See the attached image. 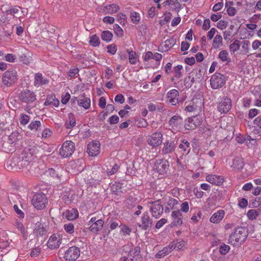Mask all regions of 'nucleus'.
I'll list each match as a JSON object with an SVG mask.
<instances>
[{"mask_svg": "<svg viewBox=\"0 0 261 261\" xmlns=\"http://www.w3.org/2000/svg\"><path fill=\"white\" fill-rule=\"evenodd\" d=\"M248 236L247 229L245 227H238L232 233L228 239V243L233 246L245 242Z\"/></svg>", "mask_w": 261, "mask_h": 261, "instance_id": "obj_1", "label": "nucleus"}, {"mask_svg": "<svg viewBox=\"0 0 261 261\" xmlns=\"http://www.w3.org/2000/svg\"><path fill=\"white\" fill-rule=\"evenodd\" d=\"M147 204L148 205L150 204L149 210L152 216L155 219L160 217L164 210L163 205L161 204V200L159 199L156 201L149 200L148 201Z\"/></svg>", "mask_w": 261, "mask_h": 261, "instance_id": "obj_2", "label": "nucleus"}, {"mask_svg": "<svg viewBox=\"0 0 261 261\" xmlns=\"http://www.w3.org/2000/svg\"><path fill=\"white\" fill-rule=\"evenodd\" d=\"M17 80V72L11 69L5 71L2 77V83L6 87H10Z\"/></svg>", "mask_w": 261, "mask_h": 261, "instance_id": "obj_3", "label": "nucleus"}, {"mask_svg": "<svg viewBox=\"0 0 261 261\" xmlns=\"http://www.w3.org/2000/svg\"><path fill=\"white\" fill-rule=\"evenodd\" d=\"M47 203V197L43 193H36L32 199V203L37 210L44 208Z\"/></svg>", "mask_w": 261, "mask_h": 261, "instance_id": "obj_4", "label": "nucleus"}, {"mask_svg": "<svg viewBox=\"0 0 261 261\" xmlns=\"http://www.w3.org/2000/svg\"><path fill=\"white\" fill-rule=\"evenodd\" d=\"M225 81V78L223 74L216 72L211 77L210 85L212 89H218L224 86Z\"/></svg>", "mask_w": 261, "mask_h": 261, "instance_id": "obj_5", "label": "nucleus"}, {"mask_svg": "<svg viewBox=\"0 0 261 261\" xmlns=\"http://www.w3.org/2000/svg\"><path fill=\"white\" fill-rule=\"evenodd\" d=\"M18 98L21 102L29 104L36 100V95L33 91L25 89L19 93Z\"/></svg>", "mask_w": 261, "mask_h": 261, "instance_id": "obj_6", "label": "nucleus"}, {"mask_svg": "<svg viewBox=\"0 0 261 261\" xmlns=\"http://www.w3.org/2000/svg\"><path fill=\"white\" fill-rule=\"evenodd\" d=\"M75 150L74 143L71 141H66L60 149V154L64 158L70 156Z\"/></svg>", "mask_w": 261, "mask_h": 261, "instance_id": "obj_7", "label": "nucleus"}, {"mask_svg": "<svg viewBox=\"0 0 261 261\" xmlns=\"http://www.w3.org/2000/svg\"><path fill=\"white\" fill-rule=\"evenodd\" d=\"M81 251L79 247L71 246L65 252L64 258L67 261H75L79 257Z\"/></svg>", "mask_w": 261, "mask_h": 261, "instance_id": "obj_8", "label": "nucleus"}, {"mask_svg": "<svg viewBox=\"0 0 261 261\" xmlns=\"http://www.w3.org/2000/svg\"><path fill=\"white\" fill-rule=\"evenodd\" d=\"M163 134L160 132L153 133L148 137L147 142L152 147L160 146L163 142Z\"/></svg>", "mask_w": 261, "mask_h": 261, "instance_id": "obj_9", "label": "nucleus"}, {"mask_svg": "<svg viewBox=\"0 0 261 261\" xmlns=\"http://www.w3.org/2000/svg\"><path fill=\"white\" fill-rule=\"evenodd\" d=\"M62 242V236L59 233L53 234L49 238L47 242V247L50 249L58 248Z\"/></svg>", "mask_w": 261, "mask_h": 261, "instance_id": "obj_10", "label": "nucleus"}, {"mask_svg": "<svg viewBox=\"0 0 261 261\" xmlns=\"http://www.w3.org/2000/svg\"><path fill=\"white\" fill-rule=\"evenodd\" d=\"M169 163L164 159L157 160L154 165V170L160 174L166 173L169 169Z\"/></svg>", "mask_w": 261, "mask_h": 261, "instance_id": "obj_11", "label": "nucleus"}, {"mask_svg": "<svg viewBox=\"0 0 261 261\" xmlns=\"http://www.w3.org/2000/svg\"><path fill=\"white\" fill-rule=\"evenodd\" d=\"M231 106V100L227 97H224L218 105L217 109L221 114H225L229 111Z\"/></svg>", "mask_w": 261, "mask_h": 261, "instance_id": "obj_12", "label": "nucleus"}, {"mask_svg": "<svg viewBox=\"0 0 261 261\" xmlns=\"http://www.w3.org/2000/svg\"><path fill=\"white\" fill-rule=\"evenodd\" d=\"M201 122L200 117L196 115L188 118L186 121L185 127L187 129H194L200 126Z\"/></svg>", "mask_w": 261, "mask_h": 261, "instance_id": "obj_13", "label": "nucleus"}, {"mask_svg": "<svg viewBox=\"0 0 261 261\" xmlns=\"http://www.w3.org/2000/svg\"><path fill=\"white\" fill-rule=\"evenodd\" d=\"M153 223L152 220L150 218L148 212H144L142 217L141 223L139 224V227H141L144 230H148L151 227Z\"/></svg>", "mask_w": 261, "mask_h": 261, "instance_id": "obj_14", "label": "nucleus"}, {"mask_svg": "<svg viewBox=\"0 0 261 261\" xmlns=\"http://www.w3.org/2000/svg\"><path fill=\"white\" fill-rule=\"evenodd\" d=\"M163 148L161 150L163 155L168 154L172 153L176 148V144L174 141L166 140L163 144Z\"/></svg>", "mask_w": 261, "mask_h": 261, "instance_id": "obj_15", "label": "nucleus"}, {"mask_svg": "<svg viewBox=\"0 0 261 261\" xmlns=\"http://www.w3.org/2000/svg\"><path fill=\"white\" fill-rule=\"evenodd\" d=\"M100 144L99 141H94L90 142L87 147V152L89 155L94 156L99 153Z\"/></svg>", "mask_w": 261, "mask_h": 261, "instance_id": "obj_16", "label": "nucleus"}, {"mask_svg": "<svg viewBox=\"0 0 261 261\" xmlns=\"http://www.w3.org/2000/svg\"><path fill=\"white\" fill-rule=\"evenodd\" d=\"M179 92L176 89H172L167 93V102L172 106H176L178 103Z\"/></svg>", "mask_w": 261, "mask_h": 261, "instance_id": "obj_17", "label": "nucleus"}, {"mask_svg": "<svg viewBox=\"0 0 261 261\" xmlns=\"http://www.w3.org/2000/svg\"><path fill=\"white\" fill-rule=\"evenodd\" d=\"M203 103L202 99L200 98H193L189 104L185 108V111L192 112L200 109L202 106Z\"/></svg>", "mask_w": 261, "mask_h": 261, "instance_id": "obj_18", "label": "nucleus"}, {"mask_svg": "<svg viewBox=\"0 0 261 261\" xmlns=\"http://www.w3.org/2000/svg\"><path fill=\"white\" fill-rule=\"evenodd\" d=\"M100 11L104 14H113L116 13L119 10V7L115 4L102 6L100 8Z\"/></svg>", "mask_w": 261, "mask_h": 261, "instance_id": "obj_19", "label": "nucleus"}, {"mask_svg": "<svg viewBox=\"0 0 261 261\" xmlns=\"http://www.w3.org/2000/svg\"><path fill=\"white\" fill-rule=\"evenodd\" d=\"M180 152L184 155H188L191 151L190 143L186 139H182L178 145Z\"/></svg>", "mask_w": 261, "mask_h": 261, "instance_id": "obj_20", "label": "nucleus"}, {"mask_svg": "<svg viewBox=\"0 0 261 261\" xmlns=\"http://www.w3.org/2000/svg\"><path fill=\"white\" fill-rule=\"evenodd\" d=\"M65 172L62 168L58 167L56 169L49 168L46 171L48 175L51 176L54 179H60L62 176V173Z\"/></svg>", "mask_w": 261, "mask_h": 261, "instance_id": "obj_21", "label": "nucleus"}, {"mask_svg": "<svg viewBox=\"0 0 261 261\" xmlns=\"http://www.w3.org/2000/svg\"><path fill=\"white\" fill-rule=\"evenodd\" d=\"M206 180L216 186L221 185L224 181L223 178L221 176L216 175H208L206 176Z\"/></svg>", "mask_w": 261, "mask_h": 261, "instance_id": "obj_22", "label": "nucleus"}, {"mask_svg": "<svg viewBox=\"0 0 261 261\" xmlns=\"http://www.w3.org/2000/svg\"><path fill=\"white\" fill-rule=\"evenodd\" d=\"M48 79L44 77L42 73H37L35 74L34 77V85L36 87L38 88L41 86L48 84Z\"/></svg>", "mask_w": 261, "mask_h": 261, "instance_id": "obj_23", "label": "nucleus"}, {"mask_svg": "<svg viewBox=\"0 0 261 261\" xmlns=\"http://www.w3.org/2000/svg\"><path fill=\"white\" fill-rule=\"evenodd\" d=\"M47 230L44 225L39 222L35 224L34 233L37 237H42L46 233Z\"/></svg>", "mask_w": 261, "mask_h": 261, "instance_id": "obj_24", "label": "nucleus"}, {"mask_svg": "<svg viewBox=\"0 0 261 261\" xmlns=\"http://www.w3.org/2000/svg\"><path fill=\"white\" fill-rule=\"evenodd\" d=\"M224 215L225 212L223 210H218L213 214L210 219V221L213 223H219L222 220Z\"/></svg>", "mask_w": 261, "mask_h": 261, "instance_id": "obj_25", "label": "nucleus"}, {"mask_svg": "<svg viewBox=\"0 0 261 261\" xmlns=\"http://www.w3.org/2000/svg\"><path fill=\"white\" fill-rule=\"evenodd\" d=\"M172 218L173 219L172 223L174 225H179L182 223V214L181 212L179 211H174L172 212Z\"/></svg>", "mask_w": 261, "mask_h": 261, "instance_id": "obj_26", "label": "nucleus"}, {"mask_svg": "<svg viewBox=\"0 0 261 261\" xmlns=\"http://www.w3.org/2000/svg\"><path fill=\"white\" fill-rule=\"evenodd\" d=\"M176 43V40L173 38L167 39L164 43V46H161L159 48V51L161 52L168 51L170 48L172 47Z\"/></svg>", "mask_w": 261, "mask_h": 261, "instance_id": "obj_27", "label": "nucleus"}, {"mask_svg": "<svg viewBox=\"0 0 261 261\" xmlns=\"http://www.w3.org/2000/svg\"><path fill=\"white\" fill-rule=\"evenodd\" d=\"M173 245L171 243L167 246L164 247L161 250L159 251L155 255L157 258H162L166 255L169 254L173 249Z\"/></svg>", "mask_w": 261, "mask_h": 261, "instance_id": "obj_28", "label": "nucleus"}, {"mask_svg": "<svg viewBox=\"0 0 261 261\" xmlns=\"http://www.w3.org/2000/svg\"><path fill=\"white\" fill-rule=\"evenodd\" d=\"M103 224L104 222L102 220L98 219L97 221L90 225L89 229L93 233H97L102 229Z\"/></svg>", "mask_w": 261, "mask_h": 261, "instance_id": "obj_29", "label": "nucleus"}, {"mask_svg": "<svg viewBox=\"0 0 261 261\" xmlns=\"http://www.w3.org/2000/svg\"><path fill=\"white\" fill-rule=\"evenodd\" d=\"M29 157L27 156L25 158H22L21 159H16L17 161L14 160L13 162L14 166H16L17 168L19 169L27 167L29 164V159H27Z\"/></svg>", "mask_w": 261, "mask_h": 261, "instance_id": "obj_30", "label": "nucleus"}, {"mask_svg": "<svg viewBox=\"0 0 261 261\" xmlns=\"http://www.w3.org/2000/svg\"><path fill=\"white\" fill-rule=\"evenodd\" d=\"M75 124L76 120L74 115L72 113H69L68 114L67 119L65 122L64 126L65 128L67 129H71Z\"/></svg>", "mask_w": 261, "mask_h": 261, "instance_id": "obj_31", "label": "nucleus"}, {"mask_svg": "<svg viewBox=\"0 0 261 261\" xmlns=\"http://www.w3.org/2000/svg\"><path fill=\"white\" fill-rule=\"evenodd\" d=\"M44 105L45 106L52 105L55 107H58L59 105V100L56 98L54 95H48Z\"/></svg>", "mask_w": 261, "mask_h": 261, "instance_id": "obj_32", "label": "nucleus"}, {"mask_svg": "<svg viewBox=\"0 0 261 261\" xmlns=\"http://www.w3.org/2000/svg\"><path fill=\"white\" fill-rule=\"evenodd\" d=\"M39 146L33 144L25 147L24 148V151L25 153L28 155V156H29V155H30L31 156H32L38 153L39 151Z\"/></svg>", "mask_w": 261, "mask_h": 261, "instance_id": "obj_33", "label": "nucleus"}, {"mask_svg": "<svg viewBox=\"0 0 261 261\" xmlns=\"http://www.w3.org/2000/svg\"><path fill=\"white\" fill-rule=\"evenodd\" d=\"M244 166L243 159L241 157H237L232 161L231 166L236 170H241Z\"/></svg>", "mask_w": 261, "mask_h": 261, "instance_id": "obj_34", "label": "nucleus"}, {"mask_svg": "<svg viewBox=\"0 0 261 261\" xmlns=\"http://www.w3.org/2000/svg\"><path fill=\"white\" fill-rule=\"evenodd\" d=\"M261 215V208L251 209L248 211L247 215L251 220H255L258 216Z\"/></svg>", "mask_w": 261, "mask_h": 261, "instance_id": "obj_35", "label": "nucleus"}, {"mask_svg": "<svg viewBox=\"0 0 261 261\" xmlns=\"http://www.w3.org/2000/svg\"><path fill=\"white\" fill-rule=\"evenodd\" d=\"M77 103L80 107H82L85 109L87 110L90 107L91 100L89 98L83 96L82 98H80L77 100Z\"/></svg>", "mask_w": 261, "mask_h": 261, "instance_id": "obj_36", "label": "nucleus"}, {"mask_svg": "<svg viewBox=\"0 0 261 261\" xmlns=\"http://www.w3.org/2000/svg\"><path fill=\"white\" fill-rule=\"evenodd\" d=\"M65 215L68 220H73L78 217L79 213L77 210L72 208L70 210H66Z\"/></svg>", "mask_w": 261, "mask_h": 261, "instance_id": "obj_37", "label": "nucleus"}, {"mask_svg": "<svg viewBox=\"0 0 261 261\" xmlns=\"http://www.w3.org/2000/svg\"><path fill=\"white\" fill-rule=\"evenodd\" d=\"M140 252V247H136L134 248L131 249L130 252L129 253V255L131 257L130 259L132 261L134 260H137L138 257L139 255V253Z\"/></svg>", "mask_w": 261, "mask_h": 261, "instance_id": "obj_38", "label": "nucleus"}, {"mask_svg": "<svg viewBox=\"0 0 261 261\" xmlns=\"http://www.w3.org/2000/svg\"><path fill=\"white\" fill-rule=\"evenodd\" d=\"M128 53V60L131 64H136L139 61L138 56L136 53L133 50L129 51L127 50Z\"/></svg>", "mask_w": 261, "mask_h": 261, "instance_id": "obj_39", "label": "nucleus"}, {"mask_svg": "<svg viewBox=\"0 0 261 261\" xmlns=\"http://www.w3.org/2000/svg\"><path fill=\"white\" fill-rule=\"evenodd\" d=\"M164 4H165V5L174 6V9L177 11H179L181 9V5L178 2V0H166Z\"/></svg>", "mask_w": 261, "mask_h": 261, "instance_id": "obj_40", "label": "nucleus"}, {"mask_svg": "<svg viewBox=\"0 0 261 261\" xmlns=\"http://www.w3.org/2000/svg\"><path fill=\"white\" fill-rule=\"evenodd\" d=\"M113 34L109 31H104L101 35V39L107 42H110L113 38Z\"/></svg>", "mask_w": 261, "mask_h": 261, "instance_id": "obj_41", "label": "nucleus"}, {"mask_svg": "<svg viewBox=\"0 0 261 261\" xmlns=\"http://www.w3.org/2000/svg\"><path fill=\"white\" fill-rule=\"evenodd\" d=\"M171 244L173 245V249L180 250L182 249L185 246V242L182 240L178 241H172L171 242Z\"/></svg>", "mask_w": 261, "mask_h": 261, "instance_id": "obj_42", "label": "nucleus"}, {"mask_svg": "<svg viewBox=\"0 0 261 261\" xmlns=\"http://www.w3.org/2000/svg\"><path fill=\"white\" fill-rule=\"evenodd\" d=\"M178 203V201L177 199L173 198H170L167 202V205L165 207V212H167V210L174 208L175 206L177 205Z\"/></svg>", "mask_w": 261, "mask_h": 261, "instance_id": "obj_43", "label": "nucleus"}, {"mask_svg": "<svg viewBox=\"0 0 261 261\" xmlns=\"http://www.w3.org/2000/svg\"><path fill=\"white\" fill-rule=\"evenodd\" d=\"M19 137H20V136L19 135V133L15 131L13 132L9 136V143L11 144L15 143L19 139Z\"/></svg>", "mask_w": 261, "mask_h": 261, "instance_id": "obj_44", "label": "nucleus"}, {"mask_svg": "<svg viewBox=\"0 0 261 261\" xmlns=\"http://www.w3.org/2000/svg\"><path fill=\"white\" fill-rule=\"evenodd\" d=\"M222 37L220 35H217L213 40V47L214 48H218L220 45H222Z\"/></svg>", "mask_w": 261, "mask_h": 261, "instance_id": "obj_45", "label": "nucleus"}, {"mask_svg": "<svg viewBox=\"0 0 261 261\" xmlns=\"http://www.w3.org/2000/svg\"><path fill=\"white\" fill-rule=\"evenodd\" d=\"M89 42L93 46H98L100 44L99 38L96 34L93 35L90 37Z\"/></svg>", "mask_w": 261, "mask_h": 261, "instance_id": "obj_46", "label": "nucleus"}, {"mask_svg": "<svg viewBox=\"0 0 261 261\" xmlns=\"http://www.w3.org/2000/svg\"><path fill=\"white\" fill-rule=\"evenodd\" d=\"M229 47L231 52L235 53L240 49V41L238 40H234L233 43L229 45Z\"/></svg>", "mask_w": 261, "mask_h": 261, "instance_id": "obj_47", "label": "nucleus"}, {"mask_svg": "<svg viewBox=\"0 0 261 261\" xmlns=\"http://www.w3.org/2000/svg\"><path fill=\"white\" fill-rule=\"evenodd\" d=\"M130 17L131 18V21L134 24H138L139 22L140 17V14L138 13L135 11H133L131 12Z\"/></svg>", "mask_w": 261, "mask_h": 261, "instance_id": "obj_48", "label": "nucleus"}, {"mask_svg": "<svg viewBox=\"0 0 261 261\" xmlns=\"http://www.w3.org/2000/svg\"><path fill=\"white\" fill-rule=\"evenodd\" d=\"M64 228L66 232L69 234H72L74 231V226L72 223L65 224Z\"/></svg>", "mask_w": 261, "mask_h": 261, "instance_id": "obj_49", "label": "nucleus"}, {"mask_svg": "<svg viewBox=\"0 0 261 261\" xmlns=\"http://www.w3.org/2000/svg\"><path fill=\"white\" fill-rule=\"evenodd\" d=\"M230 249L229 245L223 244L220 246L219 252L221 255H225L229 251Z\"/></svg>", "mask_w": 261, "mask_h": 261, "instance_id": "obj_50", "label": "nucleus"}, {"mask_svg": "<svg viewBox=\"0 0 261 261\" xmlns=\"http://www.w3.org/2000/svg\"><path fill=\"white\" fill-rule=\"evenodd\" d=\"M228 53L225 50H223L221 51L219 54V58L223 62L229 61V60L228 58Z\"/></svg>", "mask_w": 261, "mask_h": 261, "instance_id": "obj_51", "label": "nucleus"}, {"mask_svg": "<svg viewBox=\"0 0 261 261\" xmlns=\"http://www.w3.org/2000/svg\"><path fill=\"white\" fill-rule=\"evenodd\" d=\"M181 119V118L178 116H173L169 120V125L172 126H177L178 125V120Z\"/></svg>", "mask_w": 261, "mask_h": 261, "instance_id": "obj_52", "label": "nucleus"}, {"mask_svg": "<svg viewBox=\"0 0 261 261\" xmlns=\"http://www.w3.org/2000/svg\"><path fill=\"white\" fill-rule=\"evenodd\" d=\"M117 19L120 24L124 25L126 22V15L122 13H119L117 16Z\"/></svg>", "mask_w": 261, "mask_h": 261, "instance_id": "obj_53", "label": "nucleus"}, {"mask_svg": "<svg viewBox=\"0 0 261 261\" xmlns=\"http://www.w3.org/2000/svg\"><path fill=\"white\" fill-rule=\"evenodd\" d=\"M113 30L117 36L122 37L123 35V31L118 24H115L113 25Z\"/></svg>", "mask_w": 261, "mask_h": 261, "instance_id": "obj_54", "label": "nucleus"}, {"mask_svg": "<svg viewBox=\"0 0 261 261\" xmlns=\"http://www.w3.org/2000/svg\"><path fill=\"white\" fill-rule=\"evenodd\" d=\"M182 68V66L181 65H178L174 67L173 71L174 72V76L176 78L179 79L181 76L182 74L180 70Z\"/></svg>", "mask_w": 261, "mask_h": 261, "instance_id": "obj_55", "label": "nucleus"}, {"mask_svg": "<svg viewBox=\"0 0 261 261\" xmlns=\"http://www.w3.org/2000/svg\"><path fill=\"white\" fill-rule=\"evenodd\" d=\"M41 126V122L40 121H32L29 125L28 126V127L31 130L36 129L38 130V127Z\"/></svg>", "mask_w": 261, "mask_h": 261, "instance_id": "obj_56", "label": "nucleus"}, {"mask_svg": "<svg viewBox=\"0 0 261 261\" xmlns=\"http://www.w3.org/2000/svg\"><path fill=\"white\" fill-rule=\"evenodd\" d=\"M107 48L108 53L113 55L116 54L117 50V46L114 44L108 45Z\"/></svg>", "mask_w": 261, "mask_h": 261, "instance_id": "obj_57", "label": "nucleus"}, {"mask_svg": "<svg viewBox=\"0 0 261 261\" xmlns=\"http://www.w3.org/2000/svg\"><path fill=\"white\" fill-rule=\"evenodd\" d=\"M132 231V229L126 225H123L121 227V232H122L124 236H129Z\"/></svg>", "mask_w": 261, "mask_h": 261, "instance_id": "obj_58", "label": "nucleus"}, {"mask_svg": "<svg viewBox=\"0 0 261 261\" xmlns=\"http://www.w3.org/2000/svg\"><path fill=\"white\" fill-rule=\"evenodd\" d=\"M242 49L244 50L245 54H247L249 51V46L250 44L249 40H244L242 41Z\"/></svg>", "mask_w": 261, "mask_h": 261, "instance_id": "obj_59", "label": "nucleus"}, {"mask_svg": "<svg viewBox=\"0 0 261 261\" xmlns=\"http://www.w3.org/2000/svg\"><path fill=\"white\" fill-rule=\"evenodd\" d=\"M30 120V117L25 114H21L20 123L22 125L27 124Z\"/></svg>", "mask_w": 261, "mask_h": 261, "instance_id": "obj_60", "label": "nucleus"}, {"mask_svg": "<svg viewBox=\"0 0 261 261\" xmlns=\"http://www.w3.org/2000/svg\"><path fill=\"white\" fill-rule=\"evenodd\" d=\"M120 222L119 221H110L109 222L110 228L111 230L115 229L118 227H121V225H120Z\"/></svg>", "mask_w": 261, "mask_h": 261, "instance_id": "obj_61", "label": "nucleus"}, {"mask_svg": "<svg viewBox=\"0 0 261 261\" xmlns=\"http://www.w3.org/2000/svg\"><path fill=\"white\" fill-rule=\"evenodd\" d=\"M228 24V22L225 20H220L217 23V27L223 30L225 29Z\"/></svg>", "mask_w": 261, "mask_h": 261, "instance_id": "obj_62", "label": "nucleus"}, {"mask_svg": "<svg viewBox=\"0 0 261 261\" xmlns=\"http://www.w3.org/2000/svg\"><path fill=\"white\" fill-rule=\"evenodd\" d=\"M119 118L118 116L115 115H112L109 118V122L110 124H115L119 122Z\"/></svg>", "mask_w": 261, "mask_h": 261, "instance_id": "obj_63", "label": "nucleus"}, {"mask_svg": "<svg viewBox=\"0 0 261 261\" xmlns=\"http://www.w3.org/2000/svg\"><path fill=\"white\" fill-rule=\"evenodd\" d=\"M193 193L195 196L198 198H201L203 196V192L200 191L197 187L193 189Z\"/></svg>", "mask_w": 261, "mask_h": 261, "instance_id": "obj_64", "label": "nucleus"}]
</instances>
